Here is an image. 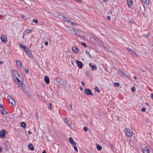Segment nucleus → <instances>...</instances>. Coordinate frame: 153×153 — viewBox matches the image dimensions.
Instances as JSON below:
<instances>
[{"label":"nucleus","instance_id":"1","mask_svg":"<svg viewBox=\"0 0 153 153\" xmlns=\"http://www.w3.org/2000/svg\"><path fill=\"white\" fill-rule=\"evenodd\" d=\"M124 131L125 134L127 136L131 137L132 136L133 132L130 129L126 128L124 129Z\"/></svg>","mask_w":153,"mask_h":153},{"label":"nucleus","instance_id":"2","mask_svg":"<svg viewBox=\"0 0 153 153\" xmlns=\"http://www.w3.org/2000/svg\"><path fill=\"white\" fill-rule=\"evenodd\" d=\"M84 93L86 94L87 95H91L93 96L94 94L92 93L91 90L89 88H86L84 91Z\"/></svg>","mask_w":153,"mask_h":153},{"label":"nucleus","instance_id":"3","mask_svg":"<svg viewBox=\"0 0 153 153\" xmlns=\"http://www.w3.org/2000/svg\"><path fill=\"white\" fill-rule=\"evenodd\" d=\"M7 98L9 103H10L13 105H15V100L11 98L10 97H8Z\"/></svg>","mask_w":153,"mask_h":153},{"label":"nucleus","instance_id":"4","mask_svg":"<svg viewBox=\"0 0 153 153\" xmlns=\"http://www.w3.org/2000/svg\"><path fill=\"white\" fill-rule=\"evenodd\" d=\"M12 74L13 79H15V78L17 76H20L18 72L16 71L13 70L12 72Z\"/></svg>","mask_w":153,"mask_h":153},{"label":"nucleus","instance_id":"5","mask_svg":"<svg viewBox=\"0 0 153 153\" xmlns=\"http://www.w3.org/2000/svg\"><path fill=\"white\" fill-rule=\"evenodd\" d=\"M128 50L130 52V53L134 56V57H138V56L137 55L136 52H134L132 49L128 48Z\"/></svg>","mask_w":153,"mask_h":153},{"label":"nucleus","instance_id":"6","mask_svg":"<svg viewBox=\"0 0 153 153\" xmlns=\"http://www.w3.org/2000/svg\"><path fill=\"white\" fill-rule=\"evenodd\" d=\"M24 51L27 53L29 57L31 58L32 56V55L31 54L30 51V49L28 48V47H27L26 49H25Z\"/></svg>","mask_w":153,"mask_h":153},{"label":"nucleus","instance_id":"7","mask_svg":"<svg viewBox=\"0 0 153 153\" xmlns=\"http://www.w3.org/2000/svg\"><path fill=\"white\" fill-rule=\"evenodd\" d=\"M143 153H150V150L146 146H145L143 149Z\"/></svg>","mask_w":153,"mask_h":153},{"label":"nucleus","instance_id":"8","mask_svg":"<svg viewBox=\"0 0 153 153\" xmlns=\"http://www.w3.org/2000/svg\"><path fill=\"white\" fill-rule=\"evenodd\" d=\"M5 130H2L0 131V137L2 138L5 137Z\"/></svg>","mask_w":153,"mask_h":153},{"label":"nucleus","instance_id":"9","mask_svg":"<svg viewBox=\"0 0 153 153\" xmlns=\"http://www.w3.org/2000/svg\"><path fill=\"white\" fill-rule=\"evenodd\" d=\"M1 39L3 42H7V37L4 35H1Z\"/></svg>","mask_w":153,"mask_h":153},{"label":"nucleus","instance_id":"10","mask_svg":"<svg viewBox=\"0 0 153 153\" xmlns=\"http://www.w3.org/2000/svg\"><path fill=\"white\" fill-rule=\"evenodd\" d=\"M16 62L17 66L19 67H20L22 66V63L21 61L16 59Z\"/></svg>","mask_w":153,"mask_h":153},{"label":"nucleus","instance_id":"11","mask_svg":"<svg viewBox=\"0 0 153 153\" xmlns=\"http://www.w3.org/2000/svg\"><path fill=\"white\" fill-rule=\"evenodd\" d=\"M32 31V30L29 29H26L23 33V35H26L27 33H31Z\"/></svg>","mask_w":153,"mask_h":153},{"label":"nucleus","instance_id":"12","mask_svg":"<svg viewBox=\"0 0 153 153\" xmlns=\"http://www.w3.org/2000/svg\"><path fill=\"white\" fill-rule=\"evenodd\" d=\"M76 63L77 65L79 68H82L83 64L82 63L81 61H76Z\"/></svg>","mask_w":153,"mask_h":153},{"label":"nucleus","instance_id":"13","mask_svg":"<svg viewBox=\"0 0 153 153\" xmlns=\"http://www.w3.org/2000/svg\"><path fill=\"white\" fill-rule=\"evenodd\" d=\"M72 50L74 53H77L79 51V50L76 47L74 46L72 47Z\"/></svg>","mask_w":153,"mask_h":153},{"label":"nucleus","instance_id":"14","mask_svg":"<svg viewBox=\"0 0 153 153\" xmlns=\"http://www.w3.org/2000/svg\"><path fill=\"white\" fill-rule=\"evenodd\" d=\"M69 140L71 143L72 145V146L76 145V143L75 142L74 140L72 138L70 137L69 138Z\"/></svg>","mask_w":153,"mask_h":153},{"label":"nucleus","instance_id":"15","mask_svg":"<svg viewBox=\"0 0 153 153\" xmlns=\"http://www.w3.org/2000/svg\"><path fill=\"white\" fill-rule=\"evenodd\" d=\"M44 80L45 82L47 84H49V79L47 76H45Z\"/></svg>","mask_w":153,"mask_h":153},{"label":"nucleus","instance_id":"16","mask_svg":"<svg viewBox=\"0 0 153 153\" xmlns=\"http://www.w3.org/2000/svg\"><path fill=\"white\" fill-rule=\"evenodd\" d=\"M128 6L130 7L133 4V1L132 0H127Z\"/></svg>","mask_w":153,"mask_h":153},{"label":"nucleus","instance_id":"17","mask_svg":"<svg viewBox=\"0 0 153 153\" xmlns=\"http://www.w3.org/2000/svg\"><path fill=\"white\" fill-rule=\"evenodd\" d=\"M28 149L31 150L33 151L34 150V147L32 144H30L28 145Z\"/></svg>","mask_w":153,"mask_h":153},{"label":"nucleus","instance_id":"18","mask_svg":"<svg viewBox=\"0 0 153 153\" xmlns=\"http://www.w3.org/2000/svg\"><path fill=\"white\" fill-rule=\"evenodd\" d=\"M62 80V78L59 77H57L56 78V81L57 82L59 83H60Z\"/></svg>","mask_w":153,"mask_h":153},{"label":"nucleus","instance_id":"19","mask_svg":"<svg viewBox=\"0 0 153 153\" xmlns=\"http://www.w3.org/2000/svg\"><path fill=\"white\" fill-rule=\"evenodd\" d=\"M21 126L22 127H23L24 128H26V124L25 123L22 122L20 123Z\"/></svg>","mask_w":153,"mask_h":153},{"label":"nucleus","instance_id":"20","mask_svg":"<svg viewBox=\"0 0 153 153\" xmlns=\"http://www.w3.org/2000/svg\"><path fill=\"white\" fill-rule=\"evenodd\" d=\"M61 20H62L65 22L67 21L68 22V21H69V22H70V21L69 19L64 17V16Z\"/></svg>","mask_w":153,"mask_h":153},{"label":"nucleus","instance_id":"21","mask_svg":"<svg viewBox=\"0 0 153 153\" xmlns=\"http://www.w3.org/2000/svg\"><path fill=\"white\" fill-rule=\"evenodd\" d=\"M61 20H62L65 22L67 21L68 22V21H69V22H70V21L69 19L64 17V16Z\"/></svg>","mask_w":153,"mask_h":153},{"label":"nucleus","instance_id":"22","mask_svg":"<svg viewBox=\"0 0 153 153\" xmlns=\"http://www.w3.org/2000/svg\"><path fill=\"white\" fill-rule=\"evenodd\" d=\"M91 69L92 70L94 71L96 70L97 69V66L96 65H92L91 67Z\"/></svg>","mask_w":153,"mask_h":153},{"label":"nucleus","instance_id":"23","mask_svg":"<svg viewBox=\"0 0 153 153\" xmlns=\"http://www.w3.org/2000/svg\"><path fill=\"white\" fill-rule=\"evenodd\" d=\"M142 1L146 4H149V0H142Z\"/></svg>","mask_w":153,"mask_h":153},{"label":"nucleus","instance_id":"24","mask_svg":"<svg viewBox=\"0 0 153 153\" xmlns=\"http://www.w3.org/2000/svg\"><path fill=\"white\" fill-rule=\"evenodd\" d=\"M97 148L98 150L100 151L102 150V147L101 146H100L98 144L97 146Z\"/></svg>","mask_w":153,"mask_h":153},{"label":"nucleus","instance_id":"25","mask_svg":"<svg viewBox=\"0 0 153 153\" xmlns=\"http://www.w3.org/2000/svg\"><path fill=\"white\" fill-rule=\"evenodd\" d=\"M1 112L3 115H5L7 114V112L3 109L1 110Z\"/></svg>","mask_w":153,"mask_h":153},{"label":"nucleus","instance_id":"26","mask_svg":"<svg viewBox=\"0 0 153 153\" xmlns=\"http://www.w3.org/2000/svg\"><path fill=\"white\" fill-rule=\"evenodd\" d=\"M18 76H17V77H15V79H14L15 80L16 82H20V80L18 78Z\"/></svg>","mask_w":153,"mask_h":153},{"label":"nucleus","instance_id":"27","mask_svg":"<svg viewBox=\"0 0 153 153\" xmlns=\"http://www.w3.org/2000/svg\"><path fill=\"white\" fill-rule=\"evenodd\" d=\"M19 45L20 46V47L24 49L25 50L27 48L25 46V45H21L20 44H19Z\"/></svg>","mask_w":153,"mask_h":153},{"label":"nucleus","instance_id":"28","mask_svg":"<svg viewBox=\"0 0 153 153\" xmlns=\"http://www.w3.org/2000/svg\"><path fill=\"white\" fill-rule=\"evenodd\" d=\"M103 46L106 50L110 48V47L106 45H103Z\"/></svg>","mask_w":153,"mask_h":153},{"label":"nucleus","instance_id":"29","mask_svg":"<svg viewBox=\"0 0 153 153\" xmlns=\"http://www.w3.org/2000/svg\"><path fill=\"white\" fill-rule=\"evenodd\" d=\"M95 90L96 91H97V92L98 93H99L100 92V89L97 87H95Z\"/></svg>","mask_w":153,"mask_h":153},{"label":"nucleus","instance_id":"30","mask_svg":"<svg viewBox=\"0 0 153 153\" xmlns=\"http://www.w3.org/2000/svg\"><path fill=\"white\" fill-rule=\"evenodd\" d=\"M52 104L51 103H49L48 104V107L49 109H51L52 107Z\"/></svg>","mask_w":153,"mask_h":153},{"label":"nucleus","instance_id":"31","mask_svg":"<svg viewBox=\"0 0 153 153\" xmlns=\"http://www.w3.org/2000/svg\"><path fill=\"white\" fill-rule=\"evenodd\" d=\"M73 146L74 147V150L76 152H77L78 151V149H77V148L76 147V145H73Z\"/></svg>","mask_w":153,"mask_h":153},{"label":"nucleus","instance_id":"32","mask_svg":"<svg viewBox=\"0 0 153 153\" xmlns=\"http://www.w3.org/2000/svg\"><path fill=\"white\" fill-rule=\"evenodd\" d=\"M70 30L72 33L73 34H75V31L74 30V29L73 28H72Z\"/></svg>","mask_w":153,"mask_h":153},{"label":"nucleus","instance_id":"33","mask_svg":"<svg viewBox=\"0 0 153 153\" xmlns=\"http://www.w3.org/2000/svg\"><path fill=\"white\" fill-rule=\"evenodd\" d=\"M114 84V85L117 87H118L120 85V84L119 82L115 83Z\"/></svg>","mask_w":153,"mask_h":153},{"label":"nucleus","instance_id":"34","mask_svg":"<svg viewBox=\"0 0 153 153\" xmlns=\"http://www.w3.org/2000/svg\"><path fill=\"white\" fill-rule=\"evenodd\" d=\"M33 22H34L35 23L37 24L38 23V21L36 19H33Z\"/></svg>","mask_w":153,"mask_h":153},{"label":"nucleus","instance_id":"35","mask_svg":"<svg viewBox=\"0 0 153 153\" xmlns=\"http://www.w3.org/2000/svg\"><path fill=\"white\" fill-rule=\"evenodd\" d=\"M63 17L64 16L62 15H59L58 16L59 18L61 20L62 19Z\"/></svg>","mask_w":153,"mask_h":153},{"label":"nucleus","instance_id":"36","mask_svg":"<svg viewBox=\"0 0 153 153\" xmlns=\"http://www.w3.org/2000/svg\"><path fill=\"white\" fill-rule=\"evenodd\" d=\"M136 90L134 86L132 87L131 88V90L132 91H134Z\"/></svg>","mask_w":153,"mask_h":153},{"label":"nucleus","instance_id":"37","mask_svg":"<svg viewBox=\"0 0 153 153\" xmlns=\"http://www.w3.org/2000/svg\"><path fill=\"white\" fill-rule=\"evenodd\" d=\"M81 44H82V45L83 46H84L85 47H86V46H87V45H86L85 44V43L83 42H81Z\"/></svg>","mask_w":153,"mask_h":153},{"label":"nucleus","instance_id":"38","mask_svg":"<svg viewBox=\"0 0 153 153\" xmlns=\"http://www.w3.org/2000/svg\"><path fill=\"white\" fill-rule=\"evenodd\" d=\"M25 70L27 73H27L29 71V69L28 68H25Z\"/></svg>","mask_w":153,"mask_h":153},{"label":"nucleus","instance_id":"39","mask_svg":"<svg viewBox=\"0 0 153 153\" xmlns=\"http://www.w3.org/2000/svg\"><path fill=\"white\" fill-rule=\"evenodd\" d=\"M64 122L66 124H67L68 122V120L67 118H65L64 120Z\"/></svg>","mask_w":153,"mask_h":153},{"label":"nucleus","instance_id":"40","mask_svg":"<svg viewBox=\"0 0 153 153\" xmlns=\"http://www.w3.org/2000/svg\"><path fill=\"white\" fill-rule=\"evenodd\" d=\"M68 23H70V25H75L74 23H73V22H72L71 21L70 22H69V21H68Z\"/></svg>","mask_w":153,"mask_h":153},{"label":"nucleus","instance_id":"41","mask_svg":"<svg viewBox=\"0 0 153 153\" xmlns=\"http://www.w3.org/2000/svg\"><path fill=\"white\" fill-rule=\"evenodd\" d=\"M83 129L85 131H88V128L85 127H84Z\"/></svg>","mask_w":153,"mask_h":153},{"label":"nucleus","instance_id":"42","mask_svg":"<svg viewBox=\"0 0 153 153\" xmlns=\"http://www.w3.org/2000/svg\"><path fill=\"white\" fill-rule=\"evenodd\" d=\"M146 108H143L141 110L143 112H145L146 111Z\"/></svg>","mask_w":153,"mask_h":153},{"label":"nucleus","instance_id":"43","mask_svg":"<svg viewBox=\"0 0 153 153\" xmlns=\"http://www.w3.org/2000/svg\"><path fill=\"white\" fill-rule=\"evenodd\" d=\"M107 18L108 20H110L111 19L110 17L109 16H107Z\"/></svg>","mask_w":153,"mask_h":153},{"label":"nucleus","instance_id":"44","mask_svg":"<svg viewBox=\"0 0 153 153\" xmlns=\"http://www.w3.org/2000/svg\"><path fill=\"white\" fill-rule=\"evenodd\" d=\"M45 44L46 45H47L48 44V41L45 42Z\"/></svg>","mask_w":153,"mask_h":153},{"label":"nucleus","instance_id":"45","mask_svg":"<svg viewBox=\"0 0 153 153\" xmlns=\"http://www.w3.org/2000/svg\"><path fill=\"white\" fill-rule=\"evenodd\" d=\"M81 83L82 85H85V84L84 82H81Z\"/></svg>","mask_w":153,"mask_h":153},{"label":"nucleus","instance_id":"46","mask_svg":"<svg viewBox=\"0 0 153 153\" xmlns=\"http://www.w3.org/2000/svg\"><path fill=\"white\" fill-rule=\"evenodd\" d=\"M151 98L153 100V93H151Z\"/></svg>","mask_w":153,"mask_h":153},{"label":"nucleus","instance_id":"47","mask_svg":"<svg viewBox=\"0 0 153 153\" xmlns=\"http://www.w3.org/2000/svg\"><path fill=\"white\" fill-rule=\"evenodd\" d=\"M28 133L29 134H32V132L30 131H28Z\"/></svg>","mask_w":153,"mask_h":153},{"label":"nucleus","instance_id":"48","mask_svg":"<svg viewBox=\"0 0 153 153\" xmlns=\"http://www.w3.org/2000/svg\"><path fill=\"white\" fill-rule=\"evenodd\" d=\"M70 107H71V109H73V108H72V104H71H71H70Z\"/></svg>","mask_w":153,"mask_h":153},{"label":"nucleus","instance_id":"49","mask_svg":"<svg viewBox=\"0 0 153 153\" xmlns=\"http://www.w3.org/2000/svg\"><path fill=\"white\" fill-rule=\"evenodd\" d=\"M110 145H111V148H113L114 146L113 145H112L111 144H110Z\"/></svg>","mask_w":153,"mask_h":153},{"label":"nucleus","instance_id":"50","mask_svg":"<svg viewBox=\"0 0 153 153\" xmlns=\"http://www.w3.org/2000/svg\"><path fill=\"white\" fill-rule=\"evenodd\" d=\"M120 71L121 73H122L123 74H124V73L122 71Z\"/></svg>","mask_w":153,"mask_h":153},{"label":"nucleus","instance_id":"51","mask_svg":"<svg viewBox=\"0 0 153 153\" xmlns=\"http://www.w3.org/2000/svg\"><path fill=\"white\" fill-rule=\"evenodd\" d=\"M42 153H46V151L45 150H44L43 151Z\"/></svg>","mask_w":153,"mask_h":153},{"label":"nucleus","instance_id":"52","mask_svg":"<svg viewBox=\"0 0 153 153\" xmlns=\"http://www.w3.org/2000/svg\"><path fill=\"white\" fill-rule=\"evenodd\" d=\"M2 108V109H3V107L2 106L1 104L0 105V108Z\"/></svg>","mask_w":153,"mask_h":153},{"label":"nucleus","instance_id":"53","mask_svg":"<svg viewBox=\"0 0 153 153\" xmlns=\"http://www.w3.org/2000/svg\"><path fill=\"white\" fill-rule=\"evenodd\" d=\"M75 0L78 2H80V1H81V0Z\"/></svg>","mask_w":153,"mask_h":153},{"label":"nucleus","instance_id":"54","mask_svg":"<svg viewBox=\"0 0 153 153\" xmlns=\"http://www.w3.org/2000/svg\"><path fill=\"white\" fill-rule=\"evenodd\" d=\"M79 88L81 91H82V88L81 86L79 87Z\"/></svg>","mask_w":153,"mask_h":153},{"label":"nucleus","instance_id":"55","mask_svg":"<svg viewBox=\"0 0 153 153\" xmlns=\"http://www.w3.org/2000/svg\"><path fill=\"white\" fill-rule=\"evenodd\" d=\"M2 149L1 147H0V153L1 152Z\"/></svg>","mask_w":153,"mask_h":153},{"label":"nucleus","instance_id":"56","mask_svg":"<svg viewBox=\"0 0 153 153\" xmlns=\"http://www.w3.org/2000/svg\"><path fill=\"white\" fill-rule=\"evenodd\" d=\"M3 62L2 61H0V64L1 65L2 64Z\"/></svg>","mask_w":153,"mask_h":153},{"label":"nucleus","instance_id":"57","mask_svg":"<svg viewBox=\"0 0 153 153\" xmlns=\"http://www.w3.org/2000/svg\"><path fill=\"white\" fill-rule=\"evenodd\" d=\"M134 78L135 79H136L137 78V77L136 76H134Z\"/></svg>","mask_w":153,"mask_h":153},{"label":"nucleus","instance_id":"58","mask_svg":"<svg viewBox=\"0 0 153 153\" xmlns=\"http://www.w3.org/2000/svg\"><path fill=\"white\" fill-rule=\"evenodd\" d=\"M89 66H91V63H90V64H89Z\"/></svg>","mask_w":153,"mask_h":153},{"label":"nucleus","instance_id":"59","mask_svg":"<svg viewBox=\"0 0 153 153\" xmlns=\"http://www.w3.org/2000/svg\"><path fill=\"white\" fill-rule=\"evenodd\" d=\"M1 16L0 15V18H1Z\"/></svg>","mask_w":153,"mask_h":153},{"label":"nucleus","instance_id":"60","mask_svg":"<svg viewBox=\"0 0 153 153\" xmlns=\"http://www.w3.org/2000/svg\"><path fill=\"white\" fill-rule=\"evenodd\" d=\"M22 37H23V38H24V36H22Z\"/></svg>","mask_w":153,"mask_h":153},{"label":"nucleus","instance_id":"61","mask_svg":"<svg viewBox=\"0 0 153 153\" xmlns=\"http://www.w3.org/2000/svg\"><path fill=\"white\" fill-rule=\"evenodd\" d=\"M43 48V46H42L41 47V48Z\"/></svg>","mask_w":153,"mask_h":153},{"label":"nucleus","instance_id":"62","mask_svg":"<svg viewBox=\"0 0 153 153\" xmlns=\"http://www.w3.org/2000/svg\"><path fill=\"white\" fill-rule=\"evenodd\" d=\"M105 70L106 71H107V70H106V69H105Z\"/></svg>","mask_w":153,"mask_h":153}]
</instances>
